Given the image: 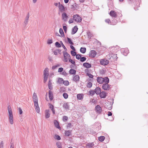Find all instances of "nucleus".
Instances as JSON below:
<instances>
[{
    "label": "nucleus",
    "instance_id": "nucleus-29",
    "mask_svg": "<svg viewBox=\"0 0 148 148\" xmlns=\"http://www.w3.org/2000/svg\"><path fill=\"white\" fill-rule=\"evenodd\" d=\"M71 130L65 131V134L66 136H69L71 134Z\"/></svg>",
    "mask_w": 148,
    "mask_h": 148
},
{
    "label": "nucleus",
    "instance_id": "nucleus-11",
    "mask_svg": "<svg viewBox=\"0 0 148 148\" xmlns=\"http://www.w3.org/2000/svg\"><path fill=\"white\" fill-rule=\"evenodd\" d=\"M95 109L97 112L99 113H100L102 112V109L99 105H97L95 106Z\"/></svg>",
    "mask_w": 148,
    "mask_h": 148
},
{
    "label": "nucleus",
    "instance_id": "nucleus-9",
    "mask_svg": "<svg viewBox=\"0 0 148 148\" xmlns=\"http://www.w3.org/2000/svg\"><path fill=\"white\" fill-rule=\"evenodd\" d=\"M97 54L96 52L94 50H91L89 53V56L91 58H94Z\"/></svg>",
    "mask_w": 148,
    "mask_h": 148
},
{
    "label": "nucleus",
    "instance_id": "nucleus-3",
    "mask_svg": "<svg viewBox=\"0 0 148 148\" xmlns=\"http://www.w3.org/2000/svg\"><path fill=\"white\" fill-rule=\"evenodd\" d=\"M73 18L75 22L78 23H80L82 20V18L77 14L74 15Z\"/></svg>",
    "mask_w": 148,
    "mask_h": 148
},
{
    "label": "nucleus",
    "instance_id": "nucleus-12",
    "mask_svg": "<svg viewBox=\"0 0 148 148\" xmlns=\"http://www.w3.org/2000/svg\"><path fill=\"white\" fill-rule=\"evenodd\" d=\"M79 79L80 77L78 75H75L73 76V81L77 82L79 81Z\"/></svg>",
    "mask_w": 148,
    "mask_h": 148
},
{
    "label": "nucleus",
    "instance_id": "nucleus-30",
    "mask_svg": "<svg viewBox=\"0 0 148 148\" xmlns=\"http://www.w3.org/2000/svg\"><path fill=\"white\" fill-rule=\"evenodd\" d=\"M51 81V80H49L48 84V88L50 90H51L53 88L51 86L52 83Z\"/></svg>",
    "mask_w": 148,
    "mask_h": 148
},
{
    "label": "nucleus",
    "instance_id": "nucleus-60",
    "mask_svg": "<svg viewBox=\"0 0 148 148\" xmlns=\"http://www.w3.org/2000/svg\"><path fill=\"white\" fill-rule=\"evenodd\" d=\"M49 108L50 109H51V110H52V109L54 108V106L51 104H49Z\"/></svg>",
    "mask_w": 148,
    "mask_h": 148
},
{
    "label": "nucleus",
    "instance_id": "nucleus-26",
    "mask_svg": "<svg viewBox=\"0 0 148 148\" xmlns=\"http://www.w3.org/2000/svg\"><path fill=\"white\" fill-rule=\"evenodd\" d=\"M54 123L55 127L59 129H60L61 128L59 126V124L58 121L56 120H55L54 121Z\"/></svg>",
    "mask_w": 148,
    "mask_h": 148
},
{
    "label": "nucleus",
    "instance_id": "nucleus-25",
    "mask_svg": "<svg viewBox=\"0 0 148 148\" xmlns=\"http://www.w3.org/2000/svg\"><path fill=\"white\" fill-rule=\"evenodd\" d=\"M84 95L83 94H79L77 95V99L78 100H82L83 99Z\"/></svg>",
    "mask_w": 148,
    "mask_h": 148
},
{
    "label": "nucleus",
    "instance_id": "nucleus-2",
    "mask_svg": "<svg viewBox=\"0 0 148 148\" xmlns=\"http://www.w3.org/2000/svg\"><path fill=\"white\" fill-rule=\"evenodd\" d=\"M63 53L64 57L63 61L64 62H67L71 58L70 55L66 51H63Z\"/></svg>",
    "mask_w": 148,
    "mask_h": 148
},
{
    "label": "nucleus",
    "instance_id": "nucleus-59",
    "mask_svg": "<svg viewBox=\"0 0 148 148\" xmlns=\"http://www.w3.org/2000/svg\"><path fill=\"white\" fill-rule=\"evenodd\" d=\"M105 22L108 24H110L111 23L110 20L109 19H106L105 20Z\"/></svg>",
    "mask_w": 148,
    "mask_h": 148
},
{
    "label": "nucleus",
    "instance_id": "nucleus-52",
    "mask_svg": "<svg viewBox=\"0 0 148 148\" xmlns=\"http://www.w3.org/2000/svg\"><path fill=\"white\" fill-rule=\"evenodd\" d=\"M67 40L68 41V42H69V43L72 45H73V43L72 42L71 40V39L70 38H67Z\"/></svg>",
    "mask_w": 148,
    "mask_h": 148
},
{
    "label": "nucleus",
    "instance_id": "nucleus-8",
    "mask_svg": "<svg viewBox=\"0 0 148 148\" xmlns=\"http://www.w3.org/2000/svg\"><path fill=\"white\" fill-rule=\"evenodd\" d=\"M100 63L101 65H106L109 64V61L108 60L104 59L101 60L100 61Z\"/></svg>",
    "mask_w": 148,
    "mask_h": 148
},
{
    "label": "nucleus",
    "instance_id": "nucleus-23",
    "mask_svg": "<svg viewBox=\"0 0 148 148\" xmlns=\"http://www.w3.org/2000/svg\"><path fill=\"white\" fill-rule=\"evenodd\" d=\"M83 66L87 68H90L91 66V64L87 62L84 63L83 64Z\"/></svg>",
    "mask_w": 148,
    "mask_h": 148
},
{
    "label": "nucleus",
    "instance_id": "nucleus-61",
    "mask_svg": "<svg viewBox=\"0 0 148 148\" xmlns=\"http://www.w3.org/2000/svg\"><path fill=\"white\" fill-rule=\"evenodd\" d=\"M52 43V40L49 39L48 40L47 43L49 44H51Z\"/></svg>",
    "mask_w": 148,
    "mask_h": 148
},
{
    "label": "nucleus",
    "instance_id": "nucleus-63",
    "mask_svg": "<svg viewBox=\"0 0 148 148\" xmlns=\"http://www.w3.org/2000/svg\"><path fill=\"white\" fill-rule=\"evenodd\" d=\"M58 66H59V65L53 66L52 67V69H56L57 67H58Z\"/></svg>",
    "mask_w": 148,
    "mask_h": 148
},
{
    "label": "nucleus",
    "instance_id": "nucleus-1",
    "mask_svg": "<svg viewBox=\"0 0 148 148\" xmlns=\"http://www.w3.org/2000/svg\"><path fill=\"white\" fill-rule=\"evenodd\" d=\"M97 82L100 84L105 82H109V79L107 77L104 78L98 77L97 78Z\"/></svg>",
    "mask_w": 148,
    "mask_h": 148
},
{
    "label": "nucleus",
    "instance_id": "nucleus-13",
    "mask_svg": "<svg viewBox=\"0 0 148 148\" xmlns=\"http://www.w3.org/2000/svg\"><path fill=\"white\" fill-rule=\"evenodd\" d=\"M121 51L123 53V54L125 56H126L129 53V51L127 48L123 49Z\"/></svg>",
    "mask_w": 148,
    "mask_h": 148
},
{
    "label": "nucleus",
    "instance_id": "nucleus-17",
    "mask_svg": "<svg viewBox=\"0 0 148 148\" xmlns=\"http://www.w3.org/2000/svg\"><path fill=\"white\" fill-rule=\"evenodd\" d=\"M8 109L9 116H12L13 115L12 112L11 106L9 105L8 107Z\"/></svg>",
    "mask_w": 148,
    "mask_h": 148
},
{
    "label": "nucleus",
    "instance_id": "nucleus-49",
    "mask_svg": "<svg viewBox=\"0 0 148 148\" xmlns=\"http://www.w3.org/2000/svg\"><path fill=\"white\" fill-rule=\"evenodd\" d=\"M60 90L61 92H64L65 91L66 89L64 87H61L60 88Z\"/></svg>",
    "mask_w": 148,
    "mask_h": 148
},
{
    "label": "nucleus",
    "instance_id": "nucleus-48",
    "mask_svg": "<svg viewBox=\"0 0 148 148\" xmlns=\"http://www.w3.org/2000/svg\"><path fill=\"white\" fill-rule=\"evenodd\" d=\"M71 55L73 56H76V53L74 51H71Z\"/></svg>",
    "mask_w": 148,
    "mask_h": 148
},
{
    "label": "nucleus",
    "instance_id": "nucleus-16",
    "mask_svg": "<svg viewBox=\"0 0 148 148\" xmlns=\"http://www.w3.org/2000/svg\"><path fill=\"white\" fill-rule=\"evenodd\" d=\"M70 103H64L63 106V107L66 109H69V108Z\"/></svg>",
    "mask_w": 148,
    "mask_h": 148
},
{
    "label": "nucleus",
    "instance_id": "nucleus-55",
    "mask_svg": "<svg viewBox=\"0 0 148 148\" xmlns=\"http://www.w3.org/2000/svg\"><path fill=\"white\" fill-rule=\"evenodd\" d=\"M68 119V117L66 116H64L63 117V121H66Z\"/></svg>",
    "mask_w": 148,
    "mask_h": 148
},
{
    "label": "nucleus",
    "instance_id": "nucleus-33",
    "mask_svg": "<svg viewBox=\"0 0 148 148\" xmlns=\"http://www.w3.org/2000/svg\"><path fill=\"white\" fill-rule=\"evenodd\" d=\"M78 6L77 4L76 3H75L73 4V5H72L71 6V8L73 9V10H76L77 8V7Z\"/></svg>",
    "mask_w": 148,
    "mask_h": 148
},
{
    "label": "nucleus",
    "instance_id": "nucleus-14",
    "mask_svg": "<svg viewBox=\"0 0 148 148\" xmlns=\"http://www.w3.org/2000/svg\"><path fill=\"white\" fill-rule=\"evenodd\" d=\"M99 94L101 98H104L106 97L107 93L105 91H102Z\"/></svg>",
    "mask_w": 148,
    "mask_h": 148
},
{
    "label": "nucleus",
    "instance_id": "nucleus-45",
    "mask_svg": "<svg viewBox=\"0 0 148 148\" xmlns=\"http://www.w3.org/2000/svg\"><path fill=\"white\" fill-rule=\"evenodd\" d=\"M63 96L65 99H67L68 97L67 94L66 93H64L63 94Z\"/></svg>",
    "mask_w": 148,
    "mask_h": 148
},
{
    "label": "nucleus",
    "instance_id": "nucleus-37",
    "mask_svg": "<svg viewBox=\"0 0 148 148\" xmlns=\"http://www.w3.org/2000/svg\"><path fill=\"white\" fill-rule=\"evenodd\" d=\"M94 145L93 143H88L87 145L86 146L88 147L89 148L92 147Z\"/></svg>",
    "mask_w": 148,
    "mask_h": 148
},
{
    "label": "nucleus",
    "instance_id": "nucleus-32",
    "mask_svg": "<svg viewBox=\"0 0 148 148\" xmlns=\"http://www.w3.org/2000/svg\"><path fill=\"white\" fill-rule=\"evenodd\" d=\"M69 73L71 74H75L76 71L74 69H71L69 71Z\"/></svg>",
    "mask_w": 148,
    "mask_h": 148
},
{
    "label": "nucleus",
    "instance_id": "nucleus-57",
    "mask_svg": "<svg viewBox=\"0 0 148 148\" xmlns=\"http://www.w3.org/2000/svg\"><path fill=\"white\" fill-rule=\"evenodd\" d=\"M73 20H74L73 18V19H72V18H70L69 21V24H71V23H73Z\"/></svg>",
    "mask_w": 148,
    "mask_h": 148
},
{
    "label": "nucleus",
    "instance_id": "nucleus-21",
    "mask_svg": "<svg viewBox=\"0 0 148 148\" xmlns=\"http://www.w3.org/2000/svg\"><path fill=\"white\" fill-rule=\"evenodd\" d=\"M78 29V28L77 26L76 25L75 26L72 30L71 34H75L77 32Z\"/></svg>",
    "mask_w": 148,
    "mask_h": 148
},
{
    "label": "nucleus",
    "instance_id": "nucleus-42",
    "mask_svg": "<svg viewBox=\"0 0 148 148\" xmlns=\"http://www.w3.org/2000/svg\"><path fill=\"white\" fill-rule=\"evenodd\" d=\"M48 76L44 75V82L45 83L47 81Z\"/></svg>",
    "mask_w": 148,
    "mask_h": 148
},
{
    "label": "nucleus",
    "instance_id": "nucleus-19",
    "mask_svg": "<svg viewBox=\"0 0 148 148\" xmlns=\"http://www.w3.org/2000/svg\"><path fill=\"white\" fill-rule=\"evenodd\" d=\"M34 107L35 108V110L36 112L38 113H39L40 112V110L39 107L38 106V103L34 104Z\"/></svg>",
    "mask_w": 148,
    "mask_h": 148
},
{
    "label": "nucleus",
    "instance_id": "nucleus-43",
    "mask_svg": "<svg viewBox=\"0 0 148 148\" xmlns=\"http://www.w3.org/2000/svg\"><path fill=\"white\" fill-rule=\"evenodd\" d=\"M55 45L56 47H57L59 48L61 47V45L58 42H56L55 43Z\"/></svg>",
    "mask_w": 148,
    "mask_h": 148
},
{
    "label": "nucleus",
    "instance_id": "nucleus-27",
    "mask_svg": "<svg viewBox=\"0 0 148 148\" xmlns=\"http://www.w3.org/2000/svg\"><path fill=\"white\" fill-rule=\"evenodd\" d=\"M9 121L10 123L12 125L14 123L13 116H9Z\"/></svg>",
    "mask_w": 148,
    "mask_h": 148
},
{
    "label": "nucleus",
    "instance_id": "nucleus-62",
    "mask_svg": "<svg viewBox=\"0 0 148 148\" xmlns=\"http://www.w3.org/2000/svg\"><path fill=\"white\" fill-rule=\"evenodd\" d=\"M63 29L65 32H66V29H67V27L66 26H63Z\"/></svg>",
    "mask_w": 148,
    "mask_h": 148
},
{
    "label": "nucleus",
    "instance_id": "nucleus-22",
    "mask_svg": "<svg viewBox=\"0 0 148 148\" xmlns=\"http://www.w3.org/2000/svg\"><path fill=\"white\" fill-rule=\"evenodd\" d=\"M95 93L97 94H99L101 92V88L99 87H97L96 89L94 90Z\"/></svg>",
    "mask_w": 148,
    "mask_h": 148
},
{
    "label": "nucleus",
    "instance_id": "nucleus-50",
    "mask_svg": "<svg viewBox=\"0 0 148 148\" xmlns=\"http://www.w3.org/2000/svg\"><path fill=\"white\" fill-rule=\"evenodd\" d=\"M4 143L3 141H1L0 144V148H4Z\"/></svg>",
    "mask_w": 148,
    "mask_h": 148
},
{
    "label": "nucleus",
    "instance_id": "nucleus-35",
    "mask_svg": "<svg viewBox=\"0 0 148 148\" xmlns=\"http://www.w3.org/2000/svg\"><path fill=\"white\" fill-rule=\"evenodd\" d=\"M95 91L94 90H90L88 92V94L89 95H91V96H93L94 94H95Z\"/></svg>",
    "mask_w": 148,
    "mask_h": 148
},
{
    "label": "nucleus",
    "instance_id": "nucleus-7",
    "mask_svg": "<svg viewBox=\"0 0 148 148\" xmlns=\"http://www.w3.org/2000/svg\"><path fill=\"white\" fill-rule=\"evenodd\" d=\"M68 16L65 12H63L62 15V19L64 22H66L68 20Z\"/></svg>",
    "mask_w": 148,
    "mask_h": 148
},
{
    "label": "nucleus",
    "instance_id": "nucleus-64",
    "mask_svg": "<svg viewBox=\"0 0 148 148\" xmlns=\"http://www.w3.org/2000/svg\"><path fill=\"white\" fill-rule=\"evenodd\" d=\"M70 47L71 49H72L73 51H75V49L73 46L71 45Z\"/></svg>",
    "mask_w": 148,
    "mask_h": 148
},
{
    "label": "nucleus",
    "instance_id": "nucleus-51",
    "mask_svg": "<svg viewBox=\"0 0 148 148\" xmlns=\"http://www.w3.org/2000/svg\"><path fill=\"white\" fill-rule=\"evenodd\" d=\"M81 57V54H76V58L78 60L80 59Z\"/></svg>",
    "mask_w": 148,
    "mask_h": 148
},
{
    "label": "nucleus",
    "instance_id": "nucleus-36",
    "mask_svg": "<svg viewBox=\"0 0 148 148\" xmlns=\"http://www.w3.org/2000/svg\"><path fill=\"white\" fill-rule=\"evenodd\" d=\"M86 50L85 48L81 47L80 49V51L81 53H84L86 52Z\"/></svg>",
    "mask_w": 148,
    "mask_h": 148
},
{
    "label": "nucleus",
    "instance_id": "nucleus-56",
    "mask_svg": "<svg viewBox=\"0 0 148 148\" xmlns=\"http://www.w3.org/2000/svg\"><path fill=\"white\" fill-rule=\"evenodd\" d=\"M63 69L62 67H60L59 68L58 70V72L60 73L61 72L63 71Z\"/></svg>",
    "mask_w": 148,
    "mask_h": 148
},
{
    "label": "nucleus",
    "instance_id": "nucleus-53",
    "mask_svg": "<svg viewBox=\"0 0 148 148\" xmlns=\"http://www.w3.org/2000/svg\"><path fill=\"white\" fill-rule=\"evenodd\" d=\"M69 62H71L72 64H73L74 65H75V62L73 61L72 59L70 58L69 60Z\"/></svg>",
    "mask_w": 148,
    "mask_h": 148
},
{
    "label": "nucleus",
    "instance_id": "nucleus-5",
    "mask_svg": "<svg viewBox=\"0 0 148 148\" xmlns=\"http://www.w3.org/2000/svg\"><path fill=\"white\" fill-rule=\"evenodd\" d=\"M109 59L111 62L115 61L117 60V57L116 54H111L109 55Z\"/></svg>",
    "mask_w": 148,
    "mask_h": 148
},
{
    "label": "nucleus",
    "instance_id": "nucleus-39",
    "mask_svg": "<svg viewBox=\"0 0 148 148\" xmlns=\"http://www.w3.org/2000/svg\"><path fill=\"white\" fill-rule=\"evenodd\" d=\"M92 86V84L90 82H88L86 85L87 87L90 88H91Z\"/></svg>",
    "mask_w": 148,
    "mask_h": 148
},
{
    "label": "nucleus",
    "instance_id": "nucleus-34",
    "mask_svg": "<svg viewBox=\"0 0 148 148\" xmlns=\"http://www.w3.org/2000/svg\"><path fill=\"white\" fill-rule=\"evenodd\" d=\"M105 137L103 136H101L98 137V140L99 141L102 142H103L105 139Z\"/></svg>",
    "mask_w": 148,
    "mask_h": 148
},
{
    "label": "nucleus",
    "instance_id": "nucleus-28",
    "mask_svg": "<svg viewBox=\"0 0 148 148\" xmlns=\"http://www.w3.org/2000/svg\"><path fill=\"white\" fill-rule=\"evenodd\" d=\"M44 75L49 76V69L46 68L44 71Z\"/></svg>",
    "mask_w": 148,
    "mask_h": 148
},
{
    "label": "nucleus",
    "instance_id": "nucleus-47",
    "mask_svg": "<svg viewBox=\"0 0 148 148\" xmlns=\"http://www.w3.org/2000/svg\"><path fill=\"white\" fill-rule=\"evenodd\" d=\"M86 58L85 57H82L80 59V61L81 62H83L85 61L86 60Z\"/></svg>",
    "mask_w": 148,
    "mask_h": 148
},
{
    "label": "nucleus",
    "instance_id": "nucleus-44",
    "mask_svg": "<svg viewBox=\"0 0 148 148\" xmlns=\"http://www.w3.org/2000/svg\"><path fill=\"white\" fill-rule=\"evenodd\" d=\"M54 138L55 139L57 140H60L61 139V138L60 136L58 135H55V136Z\"/></svg>",
    "mask_w": 148,
    "mask_h": 148
},
{
    "label": "nucleus",
    "instance_id": "nucleus-38",
    "mask_svg": "<svg viewBox=\"0 0 148 148\" xmlns=\"http://www.w3.org/2000/svg\"><path fill=\"white\" fill-rule=\"evenodd\" d=\"M59 32L61 34L62 37H63L64 36V33L63 32V29L62 28H60L59 30Z\"/></svg>",
    "mask_w": 148,
    "mask_h": 148
},
{
    "label": "nucleus",
    "instance_id": "nucleus-18",
    "mask_svg": "<svg viewBox=\"0 0 148 148\" xmlns=\"http://www.w3.org/2000/svg\"><path fill=\"white\" fill-rule=\"evenodd\" d=\"M50 111L49 110H46L45 111V117L47 119L49 118L50 115Z\"/></svg>",
    "mask_w": 148,
    "mask_h": 148
},
{
    "label": "nucleus",
    "instance_id": "nucleus-10",
    "mask_svg": "<svg viewBox=\"0 0 148 148\" xmlns=\"http://www.w3.org/2000/svg\"><path fill=\"white\" fill-rule=\"evenodd\" d=\"M33 100L34 102V104H35V103H38L37 96L36 95V94L35 92H34L33 95Z\"/></svg>",
    "mask_w": 148,
    "mask_h": 148
},
{
    "label": "nucleus",
    "instance_id": "nucleus-41",
    "mask_svg": "<svg viewBox=\"0 0 148 148\" xmlns=\"http://www.w3.org/2000/svg\"><path fill=\"white\" fill-rule=\"evenodd\" d=\"M56 145L58 148H62L61 143L60 142H57Z\"/></svg>",
    "mask_w": 148,
    "mask_h": 148
},
{
    "label": "nucleus",
    "instance_id": "nucleus-46",
    "mask_svg": "<svg viewBox=\"0 0 148 148\" xmlns=\"http://www.w3.org/2000/svg\"><path fill=\"white\" fill-rule=\"evenodd\" d=\"M60 43L62 45V47L64 48V49L65 51H67V49H66V47H65V46L63 44L62 42L60 41Z\"/></svg>",
    "mask_w": 148,
    "mask_h": 148
},
{
    "label": "nucleus",
    "instance_id": "nucleus-31",
    "mask_svg": "<svg viewBox=\"0 0 148 148\" xmlns=\"http://www.w3.org/2000/svg\"><path fill=\"white\" fill-rule=\"evenodd\" d=\"M64 80L62 78H59L58 81V82L60 84H62L63 83Z\"/></svg>",
    "mask_w": 148,
    "mask_h": 148
},
{
    "label": "nucleus",
    "instance_id": "nucleus-20",
    "mask_svg": "<svg viewBox=\"0 0 148 148\" xmlns=\"http://www.w3.org/2000/svg\"><path fill=\"white\" fill-rule=\"evenodd\" d=\"M49 96L50 101L53 99V95L52 92L51 90H49Z\"/></svg>",
    "mask_w": 148,
    "mask_h": 148
},
{
    "label": "nucleus",
    "instance_id": "nucleus-24",
    "mask_svg": "<svg viewBox=\"0 0 148 148\" xmlns=\"http://www.w3.org/2000/svg\"><path fill=\"white\" fill-rule=\"evenodd\" d=\"M110 15L112 17H115L117 16L116 13L113 10L110 11Z\"/></svg>",
    "mask_w": 148,
    "mask_h": 148
},
{
    "label": "nucleus",
    "instance_id": "nucleus-4",
    "mask_svg": "<svg viewBox=\"0 0 148 148\" xmlns=\"http://www.w3.org/2000/svg\"><path fill=\"white\" fill-rule=\"evenodd\" d=\"M105 83L103 84L102 88L104 90H110L111 88V85L108 84L109 82H105Z\"/></svg>",
    "mask_w": 148,
    "mask_h": 148
},
{
    "label": "nucleus",
    "instance_id": "nucleus-6",
    "mask_svg": "<svg viewBox=\"0 0 148 148\" xmlns=\"http://www.w3.org/2000/svg\"><path fill=\"white\" fill-rule=\"evenodd\" d=\"M59 12L63 13L64 12L65 10V8L63 5L61 4L60 2H59Z\"/></svg>",
    "mask_w": 148,
    "mask_h": 148
},
{
    "label": "nucleus",
    "instance_id": "nucleus-15",
    "mask_svg": "<svg viewBox=\"0 0 148 148\" xmlns=\"http://www.w3.org/2000/svg\"><path fill=\"white\" fill-rule=\"evenodd\" d=\"M29 16V13H28L24 21V23L25 26L28 23Z\"/></svg>",
    "mask_w": 148,
    "mask_h": 148
},
{
    "label": "nucleus",
    "instance_id": "nucleus-40",
    "mask_svg": "<svg viewBox=\"0 0 148 148\" xmlns=\"http://www.w3.org/2000/svg\"><path fill=\"white\" fill-rule=\"evenodd\" d=\"M63 84L66 86H68L69 84V82L67 80H64Z\"/></svg>",
    "mask_w": 148,
    "mask_h": 148
},
{
    "label": "nucleus",
    "instance_id": "nucleus-58",
    "mask_svg": "<svg viewBox=\"0 0 148 148\" xmlns=\"http://www.w3.org/2000/svg\"><path fill=\"white\" fill-rule=\"evenodd\" d=\"M18 109V111H19V114H22L23 113V111H22L21 108H19Z\"/></svg>",
    "mask_w": 148,
    "mask_h": 148
},
{
    "label": "nucleus",
    "instance_id": "nucleus-54",
    "mask_svg": "<svg viewBox=\"0 0 148 148\" xmlns=\"http://www.w3.org/2000/svg\"><path fill=\"white\" fill-rule=\"evenodd\" d=\"M87 75L90 78H92L93 77V75L91 74L87 73Z\"/></svg>",
    "mask_w": 148,
    "mask_h": 148
}]
</instances>
